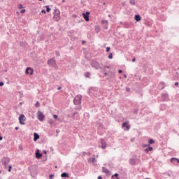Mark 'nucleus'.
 Masks as SVG:
<instances>
[{
	"instance_id": "1",
	"label": "nucleus",
	"mask_w": 179,
	"mask_h": 179,
	"mask_svg": "<svg viewBox=\"0 0 179 179\" xmlns=\"http://www.w3.org/2000/svg\"><path fill=\"white\" fill-rule=\"evenodd\" d=\"M53 19L54 20H56V22H59V20H61V13L59 10H55Z\"/></svg>"
},
{
	"instance_id": "2",
	"label": "nucleus",
	"mask_w": 179,
	"mask_h": 179,
	"mask_svg": "<svg viewBox=\"0 0 179 179\" xmlns=\"http://www.w3.org/2000/svg\"><path fill=\"white\" fill-rule=\"evenodd\" d=\"M73 103L76 105L80 104L82 103V95H77L73 99Z\"/></svg>"
},
{
	"instance_id": "3",
	"label": "nucleus",
	"mask_w": 179,
	"mask_h": 179,
	"mask_svg": "<svg viewBox=\"0 0 179 179\" xmlns=\"http://www.w3.org/2000/svg\"><path fill=\"white\" fill-rule=\"evenodd\" d=\"M48 64L52 66V68H57V63L55 59L52 58L48 61Z\"/></svg>"
},
{
	"instance_id": "4",
	"label": "nucleus",
	"mask_w": 179,
	"mask_h": 179,
	"mask_svg": "<svg viewBox=\"0 0 179 179\" xmlns=\"http://www.w3.org/2000/svg\"><path fill=\"white\" fill-rule=\"evenodd\" d=\"M91 65L92 68H95V69H101V66L96 61H92Z\"/></svg>"
},
{
	"instance_id": "5",
	"label": "nucleus",
	"mask_w": 179,
	"mask_h": 179,
	"mask_svg": "<svg viewBox=\"0 0 179 179\" xmlns=\"http://www.w3.org/2000/svg\"><path fill=\"white\" fill-rule=\"evenodd\" d=\"M19 122L20 125H24L26 123L24 122V121H26V116H24V115H20L19 116Z\"/></svg>"
},
{
	"instance_id": "6",
	"label": "nucleus",
	"mask_w": 179,
	"mask_h": 179,
	"mask_svg": "<svg viewBox=\"0 0 179 179\" xmlns=\"http://www.w3.org/2000/svg\"><path fill=\"white\" fill-rule=\"evenodd\" d=\"M37 117H38V120L39 121H44V114H43V113L40 110L38 111V115H37Z\"/></svg>"
},
{
	"instance_id": "7",
	"label": "nucleus",
	"mask_w": 179,
	"mask_h": 179,
	"mask_svg": "<svg viewBox=\"0 0 179 179\" xmlns=\"http://www.w3.org/2000/svg\"><path fill=\"white\" fill-rule=\"evenodd\" d=\"M25 73L27 75H33V73H34V70L33 69H31V67H28L25 70Z\"/></svg>"
},
{
	"instance_id": "8",
	"label": "nucleus",
	"mask_w": 179,
	"mask_h": 179,
	"mask_svg": "<svg viewBox=\"0 0 179 179\" xmlns=\"http://www.w3.org/2000/svg\"><path fill=\"white\" fill-rule=\"evenodd\" d=\"M89 15H90V13L89 11L83 13V17H84L86 22H89Z\"/></svg>"
},
{
	"instance_id": "9",
	"label": "nucleus",
	"mask_w": 179,
	"mask_h": 179,
	"mask_svg": "<svg viewBox=\"0 0 179 179\" xmlns=\"http://www.w3.org/2000/svg\"><path fill=\"white\" fill-rule=\"evenodd\" d=\"M124 127H126L127 131H129L131 126L128 124V122H125L122 124V128H124Z\"/></svg>"
},
{
	"instance_id": "10",
	"label": "nucleus",
	"mask_w": 179,
	"mask_h": 179,
	"mask_svg": "<svg viewBox=\"0 0 179 179\" xmlns=\"http://www.w3.org/2000/svg\"><path fill=\"white\" fill-rule=\"evenodd\" d=\"M171 163H173V164H177L179 163L178 158L172 157L171 159Z\"/></svg>"
},
{
	"instance_id": "11",
	"label": "nucleus",
	"mask_w": 179,
	"mask_h": 179,
	"mask_svg": "<svg viewBox=\"0 0 179 179\" xmlns=\"http://www.w3.org/2000/svg\"><path fill=\"white\" fill-rule=\"evenodd\" d=\"M10 159L8 157H5L2 159V163L4 164V166H6L9 164Z\"/></svg>"
},
{
	"instance_id": "12",
	"label": "nucleus",
	"mask_w": 179,
	"mask_h": 179,
	"mask_svg": "<svg viewBox=\"0 0 179 179\" xmlns=\"http://www.w3.org/2000/svg\"><path fill=\"white\" fill-rule=\"evenodd\" d=\"M100 142L101 144V148L103 149H106V148H107V144L106 143V141H104L103 139H101Z\"/></svg>"
},
{
	"instance_id": "13",
	"label": "nucleus",
	"mask_w": 179,
	"mask_h": 179,
	"mask_svg": "<svg viewBox=\"0 0 179 179\" xmlns=\"http://www.w3.org/2000/svg\"><path fill=\"white\" fill-rule=\"evenodd\" d=\"M162 97L164 101H167V100H169V94H162Z\"/></svg>"
},
{
	"instance_id": "14",
	"label": "nucleus",
	"mask_w": 179,
	"mask_h": 179,
	"mask_svg": "<svg viewBox=\"0 0 179 179\" xmlns=\"http://www.w3.org/2000/svg\"><path fill=\"white\" fill-rule=\"evenodd\" d=\"M38 139H40V136L37 134V133H34V141L36 142L38 141Z\"/></svg>"
},
{
	"instance_id": "15",
	"label": "nucleus",
	"mask_w": 179,
	"mask_h": 179,
	"mask_svg": "<svg viewBox=\"0 0 179 179\" xmlns=\"http://www.w3.org/2000/svg\"><path fill=\"white\" fill-rule=\"evenodd\" d=\"M43 156V155L41 153H40V151H37L36 152V159H40V157H41Z\"/></svg>"
},
{
	"instance_id": "16",
	"label": "nucleus",
	"mask_w": 179,
	"mask_h": 179,
	"mask_svg": "<svg viewBox=\"0 0 179 179\" xmlns=\"http://www.w3.org/2000/svg\"><path fill=\"white\" fill-rule=\"evenodd\" d=\"M152 150H153V148L152 147H148V148H146L145 150V152H146V153H149V152H152Z\"/></svg>"
},
{
	"instance_id": "17",
	"label": "nucleus",
	"mask_w": 179,
	"mask_h": 179,
	"mask_svg": "<svg viewBox=\"0 0 179 179\" xmlns=\"http://www.w3.org/2000/svg\"><path fill=\"white\" fill-rule=\"evenodd\" d=\"M61 177L62 178H68V177H69V174H68V173L64 172V173L61 174Z\"/></svg>"
},
{
	"instance_id": "18",
	"label": "nucleus",
	"mask_w": 179,
	"mask_h": 179,
	"mask_svg": "<svg viewBox=\"0 0 179 179\" xmlns=\"http://www.w3.org/2000/svg\"><path fill=\"white\" fill-rule=\"evenodd\" d=\"M141 15H135V20L136 21V22H139V21H141Z\"/></svg>"
},
{
	"instance_id": "19",
	"label": "nucleus",
	"mask_w": 179,
	"mask_h": 179,
	"mask_svg": "<svg viewBox=\"0 0 179 179\" xmlns=\"http://www.w3.org/2000/svg\"><path fill=\"white\" fill-rule=\"evenodd\" d=\"M102 170L103 173H106V174H108L110 173V171H108L106 167H103Z\"/></svg>"
},
{
	"instance_id": "20",
	"label": "nucleus",
	"mask_w": 179,
	"mask_h": 179,
	"mask_svg": "<svg viewBox=\"0 0 179 179\" xmlns=\"http://www.w3.org/2000/svg\"><path fill=\"white\" fill-rule=\"evenodd\" d=\"M90 160H92V163H93V164H94L97 161L96 160V158H90L88 162H90Z\"/></svg>"
},
{
	"instance_id": "21",
	"label": "nucleus",
	"mask_w": 179,
	"mask_h": 179,
	"mask_svg": "<svg viewBox=\"0 0 179 179\" xmlns=\"http://www.w3.org/2000/svg\"><path fill=\"white\" fill-rule=\"evenodd\" d=\"M129 163H130V164H135V163H136L135 159H134V158L130 159Z\"/></svg>"
},
{
	"instance_id": "22",
	"label": "nucleus",
	"mask_w": 179,
	"mask_h": 179,
	"mask_svg": "<svg viewBox=\"0 0 179 179\" xmlns=\"http://www.w3.org/2000/svg\"><path fill=\"white\" fill-rule=\"evenodd\" d=\"M129 3H130L131 5L134 6V5H135V0H129Z\"/></svg>"
},
{
	"instance_id": "23",
	"label": "nucleus",
	"mask_w": 179,
	"mask_h": 179,
	"mask_svg": "<svg viewBox=\"0 0 179 179\" xmlns=\"http://www.w3.org/2000/svg\"><path fill=\"white\" fill-rule=\"evenodd\" d=\"M45 8H46V11L47 12H50L51 11V8L48 6H46Z\"/></svg>"
},
{
	"instance_id": "24",
	"label": "nucleus",
	"mask_w": 179,
	"mask_h": 179,
	"mask_svg": "<svg viewBox=\"0 0 179 179\" xmlns=\"http://www.w3.org/2000/svg\"><path fill=\"white\" fill-rule=\"evenodd\" d=\"M153 143H155V141H154L153 139H150V140L149 141V144H150V145H153Z\"/></svg>"
},
{
	"instance_id": "25",
	"label": "nucleus",
	"mask_w": 179,
	"mask_h": 179,
	"mask_svg": "<svg viewBox=\"0 0 179 179\" xmlns=\"http://www.w3.org/2000/svg\"><path fill=\"white\" fill-rule=\"evenodd\" d=\"M35 107H40V102L37 101L35 104Z\"/></svg>"
},
{
	"instance_id": "26",
	"label": "nucleus",
	"mask_w": 179,
	"mask_h": 179,
	"mask_svg": "<svg viewBox=\"0 0 179 179\" xmlns=\"http://www.w3.org/2000/svg\"><path fill=\"white\" fill-rule=\"evenodd\" d=\"M108 58H109V59H113V53H110V54L108 55Z\"/></svg>"
},
{
	"instance_id": "27",
	"label": "nucleus",
	"mask_w": 179,
	"mask_h": 179,
	"mask_svg": "<svg viewBox=\"0 0 179 179\" xmlns=\"http://www.w3.org/2000/svg\"><path fill=\"white\" fill-rule=\"evenodd\" d=\"M18 8L19 9H23V5L19 4Z\"/></svg>"
},
{
	"instance_id": "28",
	"label": "nucleus",
	"mask_w": 179,
	"mask_h": 179,
	"mask_svg": "<svg viewBox=\"0 0 179 179\" xmlns=\"http://www.w3.org/2000/svg\"><path fill=\"white\" fill-rule=\"evenodd\" d=\"M85 76L86 78H89V76H90V73H86Z\"/></svg>"
},
{
	"instance_id": "29",
	"label": "nucleus",
	"mask_w": 179,
	"mask_h": 179,
	"mask_svg": "<svg viewBox=\"0 0 179 179\" xmlns=\"http://www.w3.org/2000/svg\"><path fill=\"white\" fill-rule=\"evenodd\" d=\"M8 171H9V173H10V171H12V166H9Z\"/></svg>"
},
{
	"instance_id": "30",
	"label": "nucleus",
	"mask_w": 179,
	"mask_h": 179,
	"mask_svg": "<svg viewBox=\"0 0 179 179\" xmlns=\"http://www.w3.org/2000/svg\"><path fill=\"white\" fill-rule=\"evenodd\" d=\"M24 12H26L25 9H22L20 10V13H24Z\"/></svg>"
},
{
	"instance_id": "31",
	"label": "nucleus",
	"mask_w": 179,
	"mask_h": 179,
	"mask_svg": "<svg viewBox=\"0 0 179 179\" xmlns=\"http://www.w3.org/2000/svg\"><path fill=\"white\" fill-rule=\"evenodd\" d=\"M55 55H57V57H59V52H58V51H57L56 52H55Z\"/></svg>"
},
{
	"instance_id": "32",
	"label": "nucleus",
	"mask_w": 179,
	"mask_h": 179,
	"mask_svg": "<svg viewBox=\"0 0 179 179\" xmlns=\"http://www.w3.org/2000/svg\"><path fill=\"white\" fill-rule=\"evenodd\" d=\"M53 118H55V120H57V118H58V115H53Z\"/></svg>"
},
{
	"instance_id": "33",
	"label": "nucleus",
	"mask_w": 179,
	"mask_h": 179,
	"mask_svg": "<svg viewBox=\"0 0 179 179\" xmlns=\"http://www.w3.org/2000/svg\"><path fill=\"white\" fill-rule=\"evenodd\" d=\"M110 47H107V48H106V52H110Z\"/></svg>"
},
{
	"instance_id": "34",
	"label": "nucleus",
	"mask_w": 179,
	"mask_h": 179,
	"mask_svg": "<svg viewBox=\"0 0 179 179\" xmlns=\"http://www.w3.org/2000/svg\"><path fill=\"white\" fill-rule=\"evenodd\" d=\"M49 177H50V179H53L54 178V175H52V174L50 175Z\"/></svg>"
},
{
	"instance_id": "35",
	"label": "nucleus",
	"mask_w": 179,
	"mask_h": 179,
	"mask_svg": "<svg viewBox=\"0 0 179 179\" xmlns=\"http://www.w3.org/2000/svg\"><path fill=\"white\" fill-rule=\"evenodd\" d=\"M118 176V173H115L114 175L112 176V178L113 177H117Z\"/></svg>"
},
{
	"instance_id": "36",
	"label": "nucleus",
	"mask_w": 179,
	"mask_h": 179,
	"mask_svg": "<svg viewBox=\"0 0 179 179\" xmlns=\"http://www.w3.org/2000/svg\"><path fill=\"white\" fill-rule=\"evenodd\" d=\"M126 90H127V92H131V89H129V87H127V88H126Z\"/></svg>"
},
{
	"instance_id": "37",
	"label": "nucleus",
	"mask_w": 179,
	"mask_h": 179,
	"mask_svg": "<svg viewBox=\"0 0 179 179\" xmlns=\"http://www.w3.org/2000/svg\"><path fill=\"white\" fill-rule=\"evenodd\" d=\"M106 68H108V69H110V66H105L103 67V69H106Z\"/></svg>"
},
{
	"instance_id": "38",
	"label": "nucleus",
	"mask_w": 179,
	"mask_h": 179,
	"mask_svg": "<svg viewBox=\"0 0 179 179\" xmlns=\"http://www.w3.org/2000/svg\"><path fill=\"white\" fill-rule=\"evenodd\" d=\"M41 13H46L45 10H42Z\"/></svg>"
},
{
	"instance_id": "39",
	"label": "nucleus",
	"mask_w": 179,
	"mask_h": 179,
	"mask_svg": "<svg viewBox=\"0 0 179 179\" xmlns=\"http://www.w3.org/2000/svg\"><path fill=\"white\" fill-rule=\"evenodd\" d=\"M136 61V59L134 58L132 59V62H135Z\"/></svg>"
},
{
	"instance_id": "40",
	"label": "nucleus",
	"mask_w": 179,
	"mask_h": 179,
	"mask_svg": "<svg viewBox=\"0 0 179 179\" xmlns=\"http://www.w3.org/2000/svg\"><path fill=\"white\" fill-rule=\"evenodd\" d=\"M0 86H3V82L0 83Z\"/></svg>"
},
{
	"instance_id": "41",
	"label": "nucleus",
	"mask_w": 179,
	"mask_h": 179,
	"mask_svg": "<svg viewBox=\"0 0 179 179\" xmlns=\"http://www.w3.org/2000/svg\"><path fill=\"white\" fill-rule=\"evenodd\" d=\"M175 86H178V82L175 83Z\"/></svg>"
},
{
	"instance_id": "42",
	"label": "nucleus",
	"mask_w": 179,
	"mask_h": 179,
	"mask_svg": "<svg viewBox=\"0 0 179 179\" xmlns=\"http://www.w3.org/2000/svg\"><path fill=\"white\" fill-rule=\"evenodd\" d=\"M118 72L119 73H122V70H119Z\"/></svg>"
},
{
	"instance_id": "43",
	"label": "nucleus",
	"mask_w": 179,
	"mask_h": 179,
	"mask_svg": "<svg viewBox=\"0 0 179 179\" xmlns=\"http://www.w3.org/2000/svg\"><path fill=\"white\" fill-rule=\"evenodd\" d=\"M20 150H23V147L20 145Z\"/></svg>"
},
{
	"instance_id": "44",
	"label": "nucleus",
	"mask_w": 179,
	"mask_h": 179,
	"mask_svg": "<svg viewBox=\"0 0 179 179\" xmlns=\"http://www.w3.org/2000/svg\"><path fill=\"white\" fill-rule=\"evenodd\" d=\"M146 146H150V144L145 145H144L143 147L145 148V147H146Z\"/></svg>"
},
{
	"instance_id": "45",
	"label": "nucleus",
	"mask_w": 179,
	"mask_h": 179,
	"mask_svg": "<svg viewBox=\"0 0 179 179\" xmlns=\"http://www.w3.org/2000/svg\"><path fill=\"white\" fill-rule=\"evenodd\" d=\"M98 179H103V178L101 176H99Z\"/></svg>"
},
{
	"instance_id": "46",
	"label": "nucleus",
	"mask_w": 179,
	"mask_h": 179,
	"mask_svg": "<svg viewBox=\"0 0 179 179\" xmlns=\"http://www.w3.org/2000/svg\"><path fill=\"white\" fill-rule=\"evenodd\" d=\"M57 90H61V87H59L57 88Z\"/></svg>"
},
{
	"instance_id": "47",
	"label": "nucleus",
	"mask_w": 179,
	"mask_h": 179,
	"mask_svg": "<svg viewBox=\"0 0 179 179\" xmlns=\"http://www.w3.org/2000/svg\"><path fill=\"white\" fill-rule=\"evenodd\" d=\"M17 129H19V127H16L15 130L17 131Z\"/></svg>"
},
{
	"instance_id": "48",
	"label": "nucleus",
	"mask_w": 179,
	"mask_h": 179,
	"mask_svg": "<svg viewBox=\"0 0 179 179\" xmlns=\"http://www.w3.org/2000/svg\"><path fill=\"white\" fill-rule=\"evenodd\" d=\"M3 138L0 136V141H2Z\"/></svg>"
},
{
	"instance_id": "49",
	"label": "nucleus",
	"mask_w": 179,
	"mask_h": 179,
	"mask_svg": "<svg viewBox=\"0 0 179 179\" xmlns=\"http://www.w3.org/2000/svg\"><path fill=\"white\" fill-rule=\"evenodd\" d=\"M85 41H83V44H85Z\"/></svg>"
},
{
	"instance_id": "50",
	"label": "nucleus",
	"mask_w": 179,
	"mask_h": 179,
	"mask_svg": "<svg viewBox=\"0 0 179 179\" xmlns=\"http://www.w3.org/2000/svg\"><path fill=\"white\" fill-rule=\"evenodd\" d=\"M104 75H105V76H107V73H105Z\"/></svg>"
},
{
	"instance_id": "51",
	"label": "nucleus",
	"mask_w": 179,
	"mask_h": 179,
	"mask_svg": "<svg viewBox=\"0 0 179 179\" xmlns=\"http://www.w3.org/2000/svg\"><path fill=\"white\" fill-rule=\"evenodd\" d=\"M62 2H63V3L65 2V0H62Z\"/></svg>"
},
{
	"instance_id": "52",
	"label": "nucleus",
	"mask_w": 179,
	"mask_h": 179,
	"mask_svg": "<svg viewBox=\"0 0 179 179\" xmlns=\"http://www.w3.org/2000/svg\"><path fill=\"white\" fill-rule=\"evenodd\" d=\"M108 17H111V15H108Z\"/></svg>"
},
{
	"instance_id": "53",
	"label": "nucleus",
	"mask_w": 179,
	"mask_h": 179,
	"mask_svg": "<svg viewBox=\"0 0 179 179\" xmlns=\"http://www.w3.org/2000/svg\"><path fill=\"white\" fill-rule=\"evenodd\" d=\"M124 78H127V75H124Z\"/></svg>"
},
{
	"instance_id": "54",
	"label": "nucleus",
	"mask_w": 179,
	"mask_h": 179,
	"mask_svg": "<svg viewBox=\"0 0 179 179\" xmlns=\"http://www.w3.org/2000/svg\"><path fill=\"white\" fill-rule=\"evenodd\" d=\"M106 22V23H108V22L107 21H105Z\"/></svg>"
},
{
	"instance_id": "55",
	"label": "nucleus",
	"mask_w": 179,
	"mask_h": 179,
	"mask_svg": "<svg viewBox=\"0 0 179 179\" xmlns=\"http://www.w3.org/2000/svg\"><path fill=\"white\" fill-rule=\"evenodd\" d=\"M96 157H99V155H96Z\"/></svg>"
},
{
	"instance_id": "56",
	"label": "nucleus",
	"mask_w": 179,
	"mask_h": 179,
	"mask_svg": "<svg viewBox=\"0 0 179 179\" xmlns=\"http://www.w3.org/2000/svg\"><path fill=\"white\" fill-rule=\"evenodd\" d=\"M145 179H148V178H145Z\"/></svg>"
}]
</instances>
